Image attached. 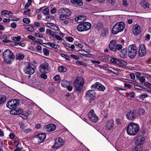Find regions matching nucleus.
Masks as SVG:
<instances>
[{"label": "nucleus", "mask_w": 151, "mask_h": 151, "mask_svg": "<svg viewBox=\"0 0 151 151\" xmlns=\"http://www.w3.org/2000/svg\"><path fill=\"white\" fill-rule=\"evenodd\" d=\"M139 130V125L134 122L129 124L127 129V132L128 134L131 136L136 135Z\"/></svg>", "instance_id": "obj_1"}, {"label": "nucleus", "mask_w": 151, "mask_h": 151, "mask_svg": "<svg viewBox=\"0 0 151 151\" xmlns=\"http://www.w3.org/2000/svg\"><path fill=\"white\" fill-rule=\"evenodd\" d=\"M3 56L5 62L7 64H11L14 61L15 55L10 50L6 49L3 53Z\"/></svg>", "instance_id": "obj_2"}, {"label": "nucleus", "mask_w": 151, "mask_h": 151, "mask_svg": "<svg viewBox=\"0 0 151 151\" xmlns=\"http://www.w3.org/2000/svg\"><path fill=\"white\" fill-rule=\"evenodd\" d=\"M125 26V25L123 22H121L117 23L113 27L112 30V34L116 35L119 32H122Z\"/></svg>", "instance_id": "obj_3"}, {"label": "nucleus", "mask_w": 151, "mask_h": 151, "mask_svg": "<svg viewBox=\"0 0 151 151\" xmlns=\"http://www.w3.org/2000/svg\"><path fill=\"white\" fill-rule=\"evenodd\" d=\"M137 52V47L135 44L129 45L128 47V55L129 58L133 59L136 55Z\"/></svg>", "instance_id": "obj_4"}, {"label": "nucleus", "mask_w": 151, "mask_h": 151, "mask_svg": "<svg viewBox=\"0 0 151 151\" xmlns=\"http://www.w3.org/2000/svg\"><path fill=\"white\" fill-rule=\"evenodd\" d=\"M91 27V24L88 22H84L79 24L77 26V29L80 32L87 31L90 29Z\"/></svg>", "instance_id": "obj_5"}, {"label": "nucleus", "mask_w": 151, "mask_h": 151, "mask_svg": "<svg viewBox=\"0 0 151 151\" xmlns=\"http://www.w3.org/2000/svg\"><path fill=\"white\" fill-rule=\"evenodd\" d=\"M84 83L83 78L78 77L75 79L73 83L76 91H80L82 88Z\"/></svg>", "instance_id": "obj_6"}, {"label": "nucleus", "mask_w": 151, "mask_h": 151, "mask_svg": "<svg viewBox=\"0 0 151 151\" xmlns=\"http://www.w3.org/2000/svg\"><path fill=\"white\" fill-rule=\"evenodd\" d=\"M86 99L88 101L89 103H91L94 101L95 97V93L93 90H89L87 91L85 93Z\"/></svg>", "instance_id": "obj_7"}, {"label": "nucleus", "mask_w": 151, "mask_h": 151, "mask_svg": "<svg viewBox=\"0 0 151 151\" xmlns=\"http://www.w3.org/2000/svg\"><path fill=\"white\" fill-rule=\"evenodd\" d=\"M39 71L42 73H46L50 70L49 64L47 62H44L41 64L39 68Z\"/></svg>", "instance_id": "obj_8"}, {"label": "nucleus", "mask_w": 151, "mask_h": 151, "mask_svg": "<svg viewBox=\"0 0 151 151\" xmlns=\"http://www.w3.org/2000/svg\"><path fill=\"white\" fill-rule=\"evenodd\" d=\"M127 119L132 120L136 119L137 117V112L134 110H130L126 114Z\"/></svg>", "instance_id": "obj_9"}, {"label": "nucleus", "mask_w": 151, "mask_h": 151, "mask_svg": "<svg viewBox=\"0 0 151 151\" xmlns=\"http://www.w3.org/2000/svg\"><path fill=\"white\" fill-rule=\"evenodd\" d=\"M19 101L14 99L9 101L6 104V106L10 109L15 108L19 105Z\"/></svg>", "instance_id": "obj_10"}, {"label": "nucleus", "mask_w": 151, "mask_h": 151, "mask_svg": "<svg viewBox=\"0 0 151 151\" xmlns=\"http://www.w3.org/2000/svg\"><path fill=\"white\" fill-rule=\"evenodd\" d=\"M64 142L61 138H57L55 139V143L52 146L53 148L58 149L62 146L64 145Z\"/></svg>", "instance_id": "obj_11"}, {"label": "nucleus", "mask_w": 151, "mask_h": 151, "mask_svg": "<svg viewBox=\"0 0 151 151\" xmlns=\"http://www.w3.org/2000/svg\"><path fill=\"white\" fill-rule=\"evenodd\" d=\"M24 72L28 74H32L35 72V70L34 68L32 67L31 65H26L24 69Z\"/></svg>", "instance_id": "obj_12"}, {"label": "nucleus", "mask_w": 151, "mask_h": 151, "mask_svg": "<svg viewBox=\"0 0 151 151\" xmlns=\"http://www.w3.org/2000/svg\"><path fill=\"white\" fill-rule=\"evenodd\" d=\"M94 110H91L88 114V117L90 120L93 122H96L98 118L95 114L94 113Z\"/></svg>", "instance_id": "obj_13"}, {"label": "nucleus", "mask_w": 151, "mask_h": 151, "mask_svg": "<svg viewBox=\"0 0 151 151\" xmlns=\"http://www.w3.org/2000/svg\"><path fill=\"white\" fill-rule=\"evenodd\" d=\"M146 53V50L145 46L144 44H141L138 51L139 56L140 57H142L145 56Z\"/></svg>", "instance_id": "obj_14"}, {"label": "nucleus", "mask_w": 151, "mask_h": 151, "mask_svg": "<svg viewBox=\"0 0 151 151\" xmlns=\"http://www.w3.org/2000/svg\"><path fill=\"white\" fill-rule=\"evenodd\" d=\"M106 129L108 130H111L113 129L114 127V121L112 119L109 120L106 124Z\"/></svg>", "instance_id": "obj_15"}, {"label": "nucleus", "mask_w": 151, "mask_h": 151, "mask_svg": "<svg viewBox=\"0 0 151 151\" xmlns=\"http://www.w3.org/2000/svg\"><path fill=\"white\" fill-rule=\"evenodd\" d=\"M145 139V138L143 136L139 135L136 137V139L135 142V144L142 145L144 143Z\"/></svg>", "instance_id": "obj_16"}, {"label": "nucleus", "mask_w": 151, "mask_h": 151, "mask_svg": "<svg viewBox=\"0 0 151 151\" xmlns=\"http://www.w3.org/2000/svg\"><path fill=\"white\" fill-rule=\"evenodd\" d=\"M116 41L115 40H112L110 41L109 45V47L111 51L115 52L116 51Z\"/></svg>", "instance_id": "obj_17"}, {"label": "nucleus", "mask_w": 151, "mask_h": 151, "mask_svg": "<svg viewBox=\"0 0 151 151\" xmlns=\"http://www.w3.org/2000/svg\"><path fill=\"white\" fill-rule=\"evenodd\" d=\"M140 27L139 25H136L133 27L132 32L135 35H138L140 33Z\"/></svg>", "instance_id": "obj_18"}, {"label": "nucleus", "mask_w": 151, "mask_h": 151, "mask_svg": "<svg viewBox=\"0 0 151 151\" xmlns=\"http://www.w3.org/2000/svg\"><path fill=\"white\" fill-rule=\"evenodd\" d=\"M47 132H52L54 131L56 129V126L53 124H51L45 126Z\"/></svg>", "instance_id": "obj_19"}, {"label": "nucleus", "mask_w": 151, "mask_h": 151, "mask_svg": "<svg viewBox=\"0 0 151 151\" xmlns=\"http://www.w3.org/2000/svg\"><path fill=\"white\" fill-rule=\"evenodd\" d=\"M70 1L72 4L76 6H81L83 5V1L82 0H70Z\"/></svg>", "instance_id": "obj_20"}, {"label": "nucleus", "mask_w": 151, "mask_h": 151, "mask_svg": "<svg viewBox=\"0 0 151 151\" xmlns=\"http://www.w3.org/2000/svg\"><path fill=\"white\" fill-rule=\"evenodd\" d=\"M59 11L61 12L62 14H65V13H67V14H68L69 16L71 14L70 11L67 8H61L60 9Z\"/></svg>", "instance_id": "obj_21"}, {"label": "nucleus", "mask_w": 151, "mask_h": 151, "mask_svg": "<svg viewBox=\"0 0 151 151\" xmlns=\"http://www.w3.org/2000/svg\"><path fill=\"white\" fill-rule=\"evenodd\" d=\"M46 135L44 133L39 134L38 136V137L39 139L40 143L42 142L46 138Z\"/></svg>", "instance_id": "obj_22"}, {"label": "nucleus", "mask_w": 151, "mask_h": 151, "mask_svg": "<svg viewBox=\"0 0 151 151\" xmlns=\"http://www.w3.org/2000/svg\"><path fill=\"white\" fill-rule=\"evenodd\" d=\"M140 4L142 7L144 9L148 8L149 7V4L145 1H141Z\"/></svg>", "instance_id": "obj_23"}, {"label": "nucleus", "mask_w": 151, "mask_h": 151, "mask_svg": "<svg viewBox=\"0 0 151 151\" xmlns=\"http://www.w3.org/2000/svg\"><path fill=\"white\" fill-rule=\"evenodd\" d=\"M46 45H47L49 46L56 49H58L59 48L60 46L59 45L54 44L52 42H48L47 43H45Z\"/></svg>", "instance_id": "obj_24"}, {"label": "nucleus", "mask_w": 151, "mask_h": 151, "mask_svg": "<svg viewBox=\"0 0 151 151\" xmlns=\"http://www.w3.org/2000/svg\"><path fill=\"white\" fill-rule=\"evenodd\" d=\"M120 56L122 58L125 57L127 53V49L126 48L123 49L121 51Z\"/></svg>", "instance_id": "obj_25"}, {"label": "nucleus", "mask_w": 151, "mask_h": 151, "mask_svg": "<svg viewBox=\"0 0 151 151\" xmlns=\"http://www.w3.org/2000/svg\"><path fill=\"white\" fill-rule=\"evenodd\" d=\"M142 145L135 144V146L133 149L132 151H142Z\"/></svg>", "instance_id": "obj_26"}, {"label": "nucleus", "mask_w": 151, "mask_h": 151, "mask_svg": "<svg viewBox=\"0 0 151 151\" xmlns=\"http://www.w3.org/2000/svg\"><path fill=\"white\" fill-rule=\"evenodd\" d=\"M23 26L25 28L30 32H32L34 31V28L33 26L30 25L24 24Z\"/></svg>", "instance_id": "obj_27"}, {"label": "nucleus", "mask_w": 151, "mask_h": 151, "mask_svg": "<svg viewBox=\"0 0 151 151\" xmlns=\"http://www.w3.org/2000/svg\"><path fill=\"white\" fill-rule=\"evenodd\" d=\"M6 97L4 95H0V105L4 103L6 100Z\"/></svg>", "instance_id": "obj_28"}, {"label": "nucleus", "mask_w": 151, "mask_h": 151, "mask_svg": "<svg viewBox=\"0 0 151 151\" xmlns=\"http://www.w3.org/2000/svg\"><path fill=\"white\" fill-rule=\"evenodd\" d=\"M61 85L63 87H67L69 85V83L67 81L63 80L61 81Z\"/></svg>", "instance_id": "obj_29"}, {"label": "nucleus", "mask_w": 151, "mask_h": 151, "mask_svg": "<svg viewBox=\"0 0 151 151\" xmlns=\"http://www.w3.org/2000/svg\"><path fill=\"white\" fill-rule=\"evenodd\" d=\"M69 15L66 14H62L60 16V19L62 20H65L68 18L69 17Z\"/></svg>", "instance_id": "obj_30"}, {"label": "nucleus", "mask_w": 151, "mask_h": 151, "mask_svg": "<svg viewBox=\"0 0 151 151\" xmlns=\"http://www.w3.org/2000/svg\"><path fill=\"white\" fill-rule=\"evenodd\" d=\"M103 27V23L100 22L95 25V27L98 29H101Z\"/></svg>", "instance_id": "obj_31"}, {"label": "nucleus", "mask_w": 151, "mask_h": 151, "mask_svg": "<svg viewBox=\"0 0 151 151\" xmlns=\"http://www.w3.org/2000/svg\"><path fill=\"white\" fill-rule=\"evenodd\" d=\"M24 55L20 54H18L16 56V59L19 60H22L24 58Z\"/></svg>", "instance_id": "obj_32"}, {"label": "nucleus", "mask_w": 151, "mask_h": 151, "mask_svg": "<svg viewBox=\"0 0 151 151\" xmlns=\"http://www.w3.org/2000/svg\"><path fill=\"white\" fill-rule=\"evenodd\" d=\"M46 33L47 34L51 36L53 38L54 37V36L55 35L54 34V32L48 29H47L46 30Z\"/></svg>", "instance_id": "obj_33"}, {"label": "nucleus", "mask_w": 151, "mask_h": 151, "mask_svg": "<svg viewBox=\"0 0 151 151\" xmlns=\"http://www.w3.org/2000/svg\"><path fill=\"white\" fill-rule=\"evenodd\" d=\"M68 50H74L75 46L73 45H72L70 46L67 45L65 47Z\"/></svg>", "instance_id": "obj_34"}, {"label": "nucleus", "mask_w": 151, "mask_h": 151, "mask_svg": "<svg viewBox=\"0 0 151 151\" xmlns=\"http://www.w3.org/2000/svg\"><path fill=\"white\" fill-rule=\"evenodd\" d=\"M118 61L120 65L122 66H124L127 64L126 62L121 59H118Z\"/></svg>", "instance_id": "obj_35"}, {"label": "nucleus", "mask_w": 151, "mask_h": 151, "mask_svg": "<svg viewBox=\"0 0 151 151\" xmlns=\"http://www.w3.org/2000/svg\"><path fill=\"white\" fill-rule=\"evenodd\" d=\"M105 88H106L104 86L99 83L97 89H99V91H103L105 89Z\"/></svg>", "instance_id": "obj_36"}, {"label": "nucleus", "mask_w": 151, "mask_h": 151, "mask_svg": "<svg viewBox=\"0 0 151 151\" xmlns=\"http://www.w3.org/2000/svg\"><path fill=\"white\" fill-rule=\"evenodd\" d=\"M28 38L29 39H31L32 40V41L35 42H36L37 43H40V42L39 41H36V38L34 36L32 35H29L28 36Z\"/></svg>", "instance_id": "obj_37"}, {"label": "nucleus", "mask_w": 151, "mask_h": 151, "mask_svg": "<svg viewBox=\"0 0 151 151\" xmlns=\"http://www.w3.org/2000/svg\"><path fill=\"white\" fill-rule=\"evenodd\" d=\"M46 18L47 21H50L52 20H53L54 18L53 16L50 14H48L46 16Z\"/></svg>", "instance_id": "obj_38"}, {"label": "nucleus", "mask_w": 151, "mask_h": 151, "mask_svg": "<svg viewBox=\"0 0 151 151\" xmlns=\"http://www.w3.org/2000/svg\"><path fill=\"white\" fill-rule=\"evenodd\" d=\"M16 114L17 115L21 114L22 112V110L19 108L16 107L15 108Z\"/></svg>", "instance_id": "obj_39"}, {"label": "nucleus", "mask_w": 151, "mask_h": 151, "mask_svg": "<svg viewBox=\"0 0 151 151\" xmlns=\"http://www.w3.org/2000/svg\"><path fill=\"white\" fill-rule=\"evenodd\" d=\"M108 30L107 29H104L102 31L101 35L103 37L106 36V35L108 34Z\"/></svg>", "instance_id": "obj_40"}, {"label": "nucleus", "mask_w": 151, "mask_h": 151, "mask_svg": "<svg viewBox=\"0 0 151 151\" xmlns=\"http://www.w3.org/2000/svg\"><path fill=\"white\" fill-rule=\"evenodd\" d=\"M43 51L44 55L45 56H48L49 55V51L46 48H43Z\"/></svg>", "instance_id": "obj_41"}, {"label": "nucleus", "mask_w": 151, "mask_h": 151, "mask_svg": "<svg viewBox=\"0 0 151 151\" xmlns=\"http://www.w3.org/2000/svg\"><path fill=\"white\" fill-rule=\"evenodd\" d=\"M58 70L61 72H65L66 71V69L65 67L62 66L59 68Z\"/></svg>", "instance_id": "obj_42"}, {"label": "nucleus", "mask_w": 151, "mask_h": 151, "mask_svg": "<svg viewBox=\"0 0 151 151\" xmlns=\"http://www.w3.org/2000/svg\"><path fill=\"white\" fill-rule=\"evenodd\" d=\"M43 13L45 15H47L49 13V9L47 8H46L44 9H43Z\"/></svg>", "instance_id": "obj_43"}, {"label": "nucleus", "mask_w": 151, "mask_h": 151, "mask_svg": "<svg viewBox=\"0 0 151 151\" xmlns=\"http://www.w3.org/2000/svg\"><path fill=\"white\" fill-rule=\"evenodd\" d=\"M76 63L78 65H82L84 67L86 66V63H84L81 61H76Z\"/></svg>", "instance_id": "obj_44"}, {"label": "nucleus", "mask_w": 151, "mask_h": 151, "mask_svg": "<svg viewBox=\"0 0 151 151\" xmlns=\"http://www.w3.org/2000/svg\"><path fill=\"white\" fill-rule=\"evenodd\" d=\"M118 59L115 58H112L110 59V61L111 63L115 64L116 63L117 61H118Z\"/></svg>", "instance_id": "obj_45"}, {"label": "nucleus", "mask_w": 151, "mask_h": 151, "mask_svg": "<svg viewBox=\"0 0 151 151\" xmlns=\"http://www.w3.org/2000/svg\"><path fill=\"white\" fill-rule=\"evenodd\" d=\"M11 110L10 111V113L12 115H17L16 114V111L15 110V108L11 109Z\"/></svg>", "instance_id": "obj_46"}, {"label": "nucleus", "mask_w": 151, "mask_h": 151, "mask_svg": "<svg viewBox=\"0 0 151 151\" xmlns=\"http://www.w3.org/2000/svg\"><path fill=\"white\" fill-rule=\"evenodd\" d=\"M23 22L26 24H29L30 22V19L27 18H23Z\"/></svg>", "instance_id": "obj_47"}, {"label": "nucleus", "mask_w": 151, "mask_h": 151, "mask_svg": "<svg viewBox=\"0 0 151 151\" xmlns=\"http://www.w3.org/2000/svg\"><path fill=\"white\" fill-rule=\"evenodd\" d=\"M34 35L35 36L38 37L42 38L43 37V36L42 34L40 32H35L34 33Z\"/></svg>", "instance_id": "obj_48"}, {"label": "nucleus", "mask_w": 151, "mask_h": 151, "mask_svg": "<svg viewBox=\"0 0 151 151\" xmlns=\"http://www.w3.org/2000/svg\"><path fill=\"white\" fill-rule=\"evenodd\" d=\"M28 116V113H26L25 114H21L20 115V116L22 117L24 119H26L27 118Z\"/></svg>", "instance_id": "obj_49"}, {"label": "nucleus", "mask_w": 151, "mask_h": 151, "mask_svg": "<svg viewBox=\"0 0 151 151\" xmlns=\"http://www.w3.org/2000/svg\"><path fill=\"white\" fill-rule=\"evenodd\" d=\"M21 39V37L19 36L17 37H12V39L13 40H16L17 41H19Z\"/></svg>", "instance_id": "obj_50"}, {"label": "nucleus", "mask_w": 151, "mask_h": 151, "mask_svg": "<svg viewBox=\"0 0 151 151\" xmlns=\"http://www.w3.org/2000/svg\"><path fill=\"white\" fill-rule=\"evenodd\" d=\"M99 83L96 82L94 84L92 85L91 86V88H98Z\"/></svg>", "instance_id": "obj_51"}, {"label": "nucleus", "mask_w": 151, "mask_h": 151, "mask_svg": "<svg viewBox=\"0 0 151 151\" xmlns=\"http://www.w3.org/2000/svg\"><path fill=\"white\" fill-rule=\"evenodd\" d=\"M65 39L66 40L70 42H73L74 40V39L71 37H65Z\"/></svg>", "instance_id": "obj_52"}, {"label": "nucleus", "mask_w": 151, "mask_h": 151, "mask_svg": "<svg viewBox=\"0 0 151 151\" xmlns=\"http://www.w3.org/2000/svg\"><path fill=\"white\" fill-rule=\"evenodd\" d=\"M122 45L120 44L116 45V50H120L122 49Z\"/></svg>", "instance_id": "obj_53"}, {"label": "nucleus", "mask_w": 151, "mask_h": 151, "mask_svg": "<svg viewBox=\"0 0 151 151\" xmlns=\"http://www.w3.org/2000/svg\"><path fill=\"white\" fill-rule=\"evenodd\" d=\"M144 85L150 88H151V84L147 82H145L144 83Z\"/></svg>", "instance_id": "obj_54"}, {"label": "nucleus", "mask_w": 151, "mask_h": 151, "mask_svg": "<svg viewBox=\"0 0 151 151\" xmlns=\"http://www.w3.org/2000/svg\"><path fill=\"white\" fill-rule=\"evenodd\" d=\"M46 25L48 27H55V25L54 24L51 23H46Z\"/></svg>", "instance_id": "obj_55"}, {"label": "nucleus", "mask_w": 151, "mask_h": 151, "mask_svg": "<svg viewBox=\"0 0 151 151\" xmlns=\"http://www.w3.org/2000/svg\"><path fill=\"white\" fill-rule=\"evenodd\" d=\"M61 55L62 57L65 58L67 60H70L69 57L67 55L64 54H61Z\"/></svg>", "instance_id": "obj_56"}, {"label": "nucleus", "mask_w": 151, "mask_h": 151, "mask_svg": "<svg viewBox=\"0 0 151 151\" xmlns=\"http://www.w3.org/2000/svg\"><path fill=\"white\" fill-rule=\"evenodd\" d=\"M145 78L144 76H141L139 79V80L141 83H142L145 81Z\"/></svg>", "instance_id": "obj_57"}, {"label": "nucleus", "mask_w": 151, "mask_h": 151, "mask_svg": "<svg viewBox=\"0 0 151 151\" xmlns=\"http://www.w3.org/2000/svg\"><path fill=\"white\" fill-rule=\"evenodd\" d=\"M81 17V16L79 17L78 16V17H76L75 19V21L78 23H80L81 21V20L80 19L79 17Z\"/></svg>", "instance_id": "obj_58"}, {"label": "nucleus", "mask_w": 151, "mask_h": 151, "mask_svg": "<svg viewBox=\"0 0 151 151\" xmlns=\"http://www.w3.org/2000/svg\"><path fill=\"white\" fill-rule=\"evenodd\" d=\"M36 48L37 50V52H40L42 49V47L40 45H37L36 46Z\"/></svg>", "instance_id": "obj_59"}, {"label": "nucleus", "mask_w": 151, "mask_h": 151, "mask_svg": "<svg viewBox=\"0 0 151 151\" xmlns=\"http://www.w3.org/2000/svg\"><path fill=\"white\" fill-rule=\"evenodd\" d=\"M54 38H55L57 40H63V38L58 35H55Z\"/></svg>", "instance_id": "obj_60"}, {"label": "nucleus", "mask_w": 151, "mask_h": 151, "mask_svg": "<svg viewBox=\"0 0 151 151\" xmlns=\"http://www.w3.org/2000/svg\"><path fill=\"white\" fill-rule=\"evenodd\" d=\"M11 26L12 28L14 29L17 27V24L15 22H13L11 23Z\"/></svg>", "instance_id": "obj_61"}, {"label": "nucleus", "mask_w": 151, "mask_h": 151, "mask_svg": "<svg viewBox=\"0 0 151 151\" xmlns=\"http://www.w3.org/2000/svg\"><path fill=\"white\" fill-rule=\"evenodd\" d=\"M41 78L44 79H46L47 78V76L45 73H42L41 75Z\"/></svg>", "instance_id": "obj_62"}, {"label": "nucleus", "mask_w": 151, "mask_h": 151, "mask_svg": "<svg viewBox=\"0 0 151 151\" xmlns=\"http://www.w3.org/2000/svg\"><path fill=\"white\" fill-rule=\"evenodd\" d=\"M134 88L135 89H137L138 90H143V89H145L143 88L142 87L138 86H134Z\"/></svg>", "instance_id": "obj_63"}, {"label": "nucleus", "mask_w": 151, "mask_h": 151, "mask_svg": "<svg viewBox=\"0 0 151 151\" xmlns=\"http://www.w3.org/2000/svg\"><path fill=\"white\" fill-rule=\"evenodd\" d=\"M60 78V76L59 75H56L53 77L54 79L56 81L59 79Z\"/></svg>", "instance_id": "obj_64"}]
</instances>
